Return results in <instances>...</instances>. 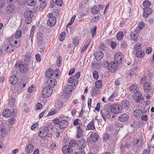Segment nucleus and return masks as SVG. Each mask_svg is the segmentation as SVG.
I'll return each instance as SVG.
<instances>
[{
	"instance_id": "17",
	"label": "nucleus",
	"mask_w": 154,
	"mask_h": 154,
	"mask_svg": "<svg viewBox=\"0 0 154 154\" xmlns=\"http://www.w3.org/2000/svg\"><path fill=\"white\" fill-rule=\"evenodd\" d=\"M86 144L85 140L84 138L80 139L78 143V145L79 146V149H82L85 148Z\"/></svg>"
},
{
	"instance_id": "56",
	"label": "nucleus",
	"mask_w": 154,
	"mask_h": 154,
	"mask_svg": "<svg viewBox=\"0 0 154 154\" xmlns=\"http://www.w3.org/2000/svg\"><path fill=\"white\" fill-rule=\"evenodd\" d=\"M79 44V40L76 38H74L72 39V44L76 47Z\"/></svg>"
},
{
	"instance_id": "54",
	"label": "nucleus",
	"mask_w": 154,
	"mask_h": 154,
	"mask_svg": "<svg viewBox=\"0 0 154 154\" xmlns=\"http://www.w3.org/2000/svg\"><path fill=\"white\" fill-rule=\"evenodd\" d=\"M134 49L135 50H138L141 49L142 46L140 44L137 43L134 46Z\"/></svg>"
},
{
	"instance_id": "43",
	"label": "nucleus",
	"mask_w": 154,
	"mask_h": 154,
	"mask_svg": "<svg viewBox=\"0 0 154 154\" xmlns=\"http://www.w3.org/2000/svg\"><path fill=\"white\" fill-rule=\"evenodd\" d=\"M22 59L26 62L28 63L30 60V57L27 54L23 55L22 57Z\"/></svg>"
},
{
	"instance_id": "15",
	"label": "nucleus",
	"mask_w": 154,
	"mask_h": 154,
	"mask_svg": "<svg viewBox=\"0 0 154 154\" xmlns=\"http://www.w3.org/2000/svg\"><path fill=\"white\" fill-rule=\"evenodd\" d=\"M152 11V10L150 8L148 7H145L143 8V17L145 18L147 17L148 16L151 14Z\"/></svg>"
},
{
	"instance_id": "9",
	"label": "nucleus",
	"mask_w": 154,
	"mask_h": 154,
	"mask_svg": "<svg viewBox=\"0 0 154 154\" xmlns=\"http://www.w3.org/2000/svg\"><path fill=\"white\" fill-rule=\"evenodd\" d=\"M14 45L7 42H6L5 45V50L6 53H10L15 49Z\"/></svg>"
},
{
	"instance_id": "39",
	"label": "nucleus",
	"mask_w": 154,
	"mask_h": 154,
	"mask_svg": "<svg viewBox=\"0 0 154 154\" xmlns=\"http://www.w3.org/2000/svg\"><path fill=\"white\" fill-rule=\"evenodd\" d=\"M101 87H94L93 89H92L91 91L92 95H94L97 94L99 91L98 88H100Z\"/></svg>"
},
{
	"instance_id": "18",
	"label": "nucleus",
	"mask_w": 154,
	"mask_h": 154,
	"mask_svg": "<svg viewBox=\"0 0 154 154\" xmlns=\"http://www.w3.org/2000/svg\"><path fill=\"white\" fill-rule=\"evenodd\" d=\"M94 55L95 59L97 60H100L103 58L104 54L103 52L100 51L95 53Z\"/></svg>"
},
{
	"instance_id": "29",
	"label": "nucleus",
	"mask_w": 154,
	"mask_h": 154,
	"mask_svg": "<svg viewBox=\"0 0 154 154\" xmlns=\"http://www.w3.org/2000/svg\"><path fill=\"white\" fill-rule=\"evenodd\" d=\"M121 103L122 105V106L123 107L124 109H128L129 106L130 102L128 100H124L122 101Z\"/></svg>"
},
{
	"instance_id": "16",
	"label": "nucleus",
	"mask_w": 154,
	"mask_h": 154,
	"mask_svg": "<svg viewBox=\"0 0 154 154\" xmlns=\"http://www.w3.org/2000/svg\"><path fill=\"white\" fill-rule=\"evenodd\" d=\"M135 100L137 103H139L142 99L141 93L139 91H137L134 94Z\"/></svg>"
},
{
	"instance_id": "42",
	"label": "nucleus",
	"mask_w": 154,
	"mask_h": 154,
	"mask_svg": "<svg viewBox=\"0 0 154 154\" xmlns=\"http://www.w3.org/2000/svg\"><path fill=\"white\" fill-rule=\"evenodd\" d=\"M47 3L46 0H45L41 3L40 5L39 8L40 10H42L44 9Z\"/></svg>"
},
{
	"instance_id": "50",
	"label": "nucleus",
	"mask_w": 154,
	"mask_h": 154,
	"mask_svg": "<svg viewBox=\"0 0 154 154\" xmlns=\"http://www.w3.org/2000/svg\"><path fill=\"white\" fill-rule=\"evenodd\" d=\"M66 34L64 32H62L60 34L59 37V39L60 41H62L64 39L65 37L66 36Z\"/></svg>"
},
{
	"instance_id": "5",
	"label": "nucleus",
	"mask_w": 154,
	"mask_h": 154,
	"mask_svg": "<svg viewBox=\"0 0 154 154\" xmlns=\"http://www.w3.org/2000/svg\"><path fill=\"white\" fill-rule=\"evenodd\" d=\"M53 90L52 87H44L42 92V94L44 98L48 97L52 93Z\"/></svg>"
},
{
	"instance_id": "20",
	"label": "nucleus",
	"mask_w": 154,
	"mask_h": 154,
	"mask_svg": "<svg viewBox=\"0 0 154 154\" xmlns=\"http://www.w3.org/2000/svg\"><path fill=\"white\" fill-rule=\"evenodd\" d=\"M56 79L54 78L49 79L48 80L47 84L49 87H52L54 86L57 84Z\"/></svg>"
},
{
	"instance_id": "31",
	"label": "nucleus",
	"mask_w": 154,
	"mask_h": 154,
	"mask_svg": "<svg viewBox=\"0 0 154 154\" xmlns=\"http://www.w3.org/2000/svg\"><path fill=\"white\" fill-rule=\"evenodd\" d=\"M145 53L144 51L140 50L136 52V56L137 57L142 58L144 56Z\"/></svg>"
},
{
	"instance_id": "61",
	"label": "nucleus",
	"mask_w": 154,
	"mask_h": 154,
	"mask_svg": "<svg viewBox=\"0 0 154 154\" xmlns=\"http://www.w3.org/2000/svg\"><path fill=\"white\" fill-rule=\"evenodd\" d=\"M56 4L58 6H61L63 4L62 0H56Z\"/></svg>"
},
{
	"instance_id": "10",
	"label": "nucleus",
	"mask_w": 154,
	"mask_h": 154,
	"mask_svg": "<svg viewBox=\"0 0 154 154\" xmlns=\"http://www.w3.org/2000/svg\"><path fill=\"white\" fill-rule=\"evenodd\" d=\"M17 39L14 37V35H12L9 38L8 42H7L12 45H13L15 47H17L19 46L17 44Z\"/></svg>"
},
{
	"instance_id": "53",
	"label": "nucleus",
	"mask_w": 154,
	"mask_h": 154,
	"mask_svg": "<svg viewBox=\"0 0 154 154\" xmlns=\"http://www.w3.org/2000/svg\"><path fill=\"white\" fill-rule=\"evenodd\" d=\"M16 121L14 117H11L8 119V122L10 125H12L14 124Z\"/></svg>"
},
{
	"instance_id": "55",
	"label": "nucleus",
	"mask_w": 154,
	"mask_h": 154,
	"mask_svg": "<svg viewBox=\"0 0 154 154\" xmlns=\"http://www.w3.org/2000/svg\"><path fill=\"white\" fill-rule=\"evenodd\" d=\"M56 112V110L54 109H52L50 110V111L49 112V113L47 116H49L55 114Z\"/></svg>"
},
{
	"instance_id": "52",
	"label": "nucleus",
	"mask_w": 154,
	"mask_h": 154,
	"mask_svg": "<svg viewBox=\"0 0 154 154\" xmlns=\"http://www.w3.org/2000/svg\"><path fill=\"white\" fill-rule=\"evenodd\" d=\"M63 105V103L62 102L58 101L56 103V108L58 109V110H60L62 107Z\"/></svg>"
},
{
	"instance_id": "28",
	"label": "nucleus",
	"mask_w": 154,
	"mask_h": 154,
	"mask_svg": "<svg viewBox=\"0 0 154 154\" xmlns=\"http://www.w3.org/2000/svg\"><path fill=\"white\" fill-rule=\"evenodd\" d=\"M80 72H76L75 76H73V77H74V79H75V83L74 84V86L77 85L78 82V79L80 77Z\"/></svg>"
},
{
	"instance_id": "35",
	"label": "nucleus",
	"mask_w": 154,
	"mask_h": 154,
	"mask_svg": "<svg viewBox=\"0 0 154 154\" xmlns=\"http://www.w3.org/2000/svg\"><path fill=\"white\" fill-rule=\"evenodd\" d=\"M142 142H143L142 140L140 141L138 139L136 140L134 142V146L137 148L141 147L142 146Z\"/></svg>"
},
{
	"instance_id": "7",
	"label": "nucleus",
	"mask_w": 154,
	"mask_h": 154,
	"mask_svg": "<svg viewBox=\"0 0 154 154\" xmlns=\"http://www.w3.org/2000/svg\"><path fill=\"white\" fill-rule=\"evenodd\" d=\"M15 66L16 67H19L20 71L23 73L27 72L29 69L28 65L26 64H21V63H19L16 64Z\"/></svg>"
},
{
	"instance_id": "1",
	"label": "nucleus",
	"mask_w": 154,
	"mask_h": 154,
	"mask_svg": "<svg viewBox=\"0 0 154 154\" xmlns=\"http://www.w3.org/2000/svg\"><path fill=\"white\" fill-rule=\"evenodd\" d=\"M53 127L52 125L43 127L42 130L40 131L38 134L39 136L42 138L44 137H46L47 138H51V133L52 131Z\"/></svg>"
},
{
	"instance_id": "38",
	"label": "nucleus",
	"mask_w": 154,
	"mask_h": 154,
	"mask_svg": "<svg viewBox=\"0 0 154 154\" xmlns=\"http://www.w3.org/2000/svg\"><path fill=\"white\" fill-rule=\"evenodd\" d=\"M14 6L12 5H10L6 8V10L9 13L12 12L14 10Z\"/></svg>"
},
{
	"instance_id": "62",
	"label": "nucleus",
	"mask_w": 154,
	"mask_h": 154,
	"mask_svg": "<svg viewBox=\"0 0 154 154\" xmlns=\"http://www.w3.org/2000/svg\"><path fill=\"white\" fill-rule=\"evenodd\" d=\"M95 87H102V82L101 80H98L95 83Z\"/></svg>"
},
{
	"instance_id": "24",
	"label": "nucleus",
	"mask_w": 154,
	"mask_h": 154,
	"mask_svg": "<svg viewBox=\"0 0 154 154\" xmlns=\"http://www.w3.org/2000/svg\"><path fill=\"white\" fill-rule=\"evenodd\" d=\"M82 126H78L77 127V131L76 137L77 138H81L83 136V131L82 130Z\"/></svg>"
},
{
	"instance_id": "25",
	"label": "nucleus",
	"mask_w": 154,
	"mask_h": 154,
	"mask_svg": "<svg viewBox=\"0 0 154 154\" xmlns=\"http://www.w3.org/2000/svg\"><path fill=\"white\" fill-rule=\"evenodd\" d=\"M91 140L92 141L97 142L98 140L99 136L96 133H92L91 135Z\"/></svg>"
},
{
	"instance_id": "13",
	"label": "nucleus",
	"mask_w": 154,
	"mask_h": 154,
	"mask_svg": "<svg viewBox=\"0 0 154 154\" xmlns=\"http://www.w3.org/2000/svg\"><path fill=\"white\" fill-rule=\"evenodd\" d=\"M122 53L120 52H118L116 53L114 56V60L116 62L119 63L123 58Z\"/></svg>"
},
{
	"instance_id": "37",
	"label": "nucleus",
	"mask_w": 154,
	"mask_h": 154,
	"mask_svg": "<svg viewBox=\"0 0 154 154\" xmlns=\"http://www.w3.org/2000/svg\"><path fill=\"white\" fill-rule=\"evenodd\" d=\"M74 77H73L72 76H71L70 78L68 80V82L69 83H72L70 85H68V87H73L74 86V84L75 83V79H74Z\"/></svg>"
},
{
	"instance_id": "8",
	"label": "nucleus",
	"mask_w": 154,
	"mask_h": 154,
	"mask_svg": "<svg viewBox=\"0 0 154 154\" xmlns=\"http://www.w3.org/2000/svg\"><path fill=\"white\" fill-rule=\"evenodd\" d=\"M118 67V65L114 61H112L109 63L107 66V68L109 71L112 72H115Z\"/></svg>"
},
{
	"instance_id": "11",
	"label": "nucleus",
	"mask_w": 154,
	"mask_h": 154,
	"mask_svg": "<svg viewBox=\"0 0 154 154\" xmlns=\"http://www.w3.org/2000/svg\"><path fill=\"white\" fill-rule=\"evenodd\" d=\"M59 124V127L60 129L63 131L68 126V122L66 120H62L60 121Z\"/></svg>"
},
{
	"instance_id": "3",
	"label": "nucleus",
	"mask_w": 154,
	"mask_h": 154,
	"mask_svg": "<svg viewBox=\"0 0 154 154\" xmlns=\"http://www.w3.org/2000/svg\"><path fill=\"white\" fill-rule=\"evenodd\" d=\"M47 17L48 18L47 22L48 25L50 27L54 26L56 23V17L53 15V13H49L47 15Z\"/></svg>"
},
{
	"instance_id": "60",
	"label": "nucleus",
	"mask_w": 154,
	"mask_h": 154,
	"mask_svg": "<svg viewBox=\"0 0 154 154\" xmlns=\"http://www.w3.org/2000/svg\"><path fill=\"white\" fill-rule=\"evenodd\" d=\"M93 78L96 79H97L98 78V73L97 71H94L93 73Z\"/></svg>"
},
{
	"instance_id": "40",
	"label": "nucleus",
	"mask_w": 154,
	"mask_h": 154,
	"mask_svg": "<svg viewBox=\"0 0 154 154\" xmlns=\"http://www.w3.org/2000/svg\"><path fill=\"white\" fill-rule=\"evenodd\" d=\"M43 34L42 32H39L37 34V41L38 42H41L42 40Z\"/></svg>"
},
{
	"instance_id": "23",
	"label": "nucleus",
	"mask_w": 154,
	"mask_h": 154,
	"mask_svg": "<svg viewBox=\"0 0 154 154\" xmlns=\"http://www.w3.org/2000/svg\"><path fill=\"white\" fill-rule=\"evenodd\" d=\"M145 112L142 111L140 109H136L133 112V115L138 119L139 118L140 116L141 113L143 114Z\"/></svg>"
},
{
	"instance_id": "45",
	"label": "nucleus",
	"mask_w": 154,
	"mask_h": 154,
	"mask_svg": "<svg viewBox=\"0 0 154 154\" xmlns=\"http://www.w3.org/2000/svg\"><path fill=\"white\" fill-rule=\"evenodd\" d=\"M97 27L96 26L92 28L91 30V33L92 34V36L93 38L95 37Z\"/></svg>"
},
{
	"instance_id": "19",
	"label": "nucleus",
	"mask_w": 154,
	"mask_h": 154,
	"mask_svg": "<svg viewBox=\"0 0 154 154\" xmlns=\"http://www.w3.org/2000/svg\"><path fill=\"white\" fill-rule=\"evenodd\" d=\"M34 149V146L31 143L29 144L26 147L25 149V151L28 153H30Z\"/></svg>"
},
{
	"instance_id": "2",
	"label": "nucleus",
	"mask_w": 154,
	"mask_h": 154,
	"mask_svg": "<svg viewBox=\"0 0 154 154\" xmlns=\"http://www.w3.org/2000/svg\"><path fill=\"white\" fill-rule=\"evenodd\" d=\"M107 108L110 109V111L116 114L121 113L122 110V106L120 105L114 104L112 105L109 104H107Z\"/></svg>"
},
{
	"instance_id": "46",
	"label": "nucleus",
	"mask_w": 154,
	"mask_h": 154,
	"mask_svg": "<svg viewBox=\"0 0 154 154\" xmlns=\"http://www.w3.org/2000/svg\"><path fill=\"white\" fill-rule=\"evenodd\" d=\"M22 34V32L21 30H19L17 31L15 35H14V37L16 38H20Z\"/></svg>"
},
{
	"instance_id": "41",
	"label": "nucleus",
	"mask_w": 154,
	"mask_h": 154,
	"mask_svg": "<svg viewBox=\"0 0 154 154\" xmlns=\"http://www.w3.org/2000/svg\"><path fill=\"white\" fill-rule=\"evenodd\" d=\"M110 135L108 134H104L103 136L104 141L105 142H107V140L110 139Z\"/></svg>"
},
{
	"instance_id": "49",
	"label": "nucleus",
	"mask_w": 154,
	"mask_h": 154,
	"mask_svg": "<svg viewBox=\"0 0 154 154\" xmlns=\"http://www.w3.org/2000/svg\"><path fill=\"white\" fill-rule=\"evenodd\" d=\"M151 5V3L150 2L146 0L143 2V6L145 7H149Z\"/></svg>"
},
{
	"instance_id": "51",
	"label": "nucleus",
	"mask_w": 154,
	"mask_h": 154,
	"mask_svg": "<svg viewBox=\"0 0 154 154\" xmlns=\"http://www.w3.org/2000/svg\"><path fill=\"white\" fill-rule=\"evenodd\" d=\"M126 74L127 76H134V72L131 70H127L126 71Z\"/></svg>"
},
{
	"instance_id": "44",
	"label": "nucleus",
	"mask_w": 154,
	"mask_h": 154,
	"mask_svg": "<svg viewBox=\"0 0 154 154\" xmlns=\"http://www.w3.org/2000/svg\"><path fill=\"white\" fill-rule=\"evenodd\" d=\"M1 133H0V135L2 136V137H4L6 136V130L4 128H2L1 129Z\"/></svg>"
},
{
	"instance_id": "26",
	"label": "nucleus",
	"mask_w": 154,
	"mask_h": 154,
	"mask_svg": "<svg viewBox=\"0 0 154 154\" xmlns=\"http://www.w3.org/2000/svg\"><path fill=\"white\" fill-rule=\"evenodd\" d=\"M9 81L13 85H14L17 82V77L14 75H11L9 78Z\"/></svg>"
},
{
	"instance_id": "57",
	"label": "nucleus",
	"mask_w": 154,
	"mask_h": 154,
	"mask_svg": "<svg viewBox=\"0 0 154 154\" xmlns=\"http://www.w3.org/2000/svg\"><path fill=\"white\" fill-rule=\"evenodd\" d=\"M19 87H11V90L14 93H18L19 90L18 89Z\"/></svg>"
},
{
	"instance_id": "34",
	"label": "nucleus",
	"mask_w": 154,
	"mask_h": 154,
	"mask_svg": "<svg viewBox=\"0 0 154 154\" xmlns=\"http://www.w3.org/2000/svg\"><path fill=\"white\" fill-rule=\"evenodd\" d=\"M124 36L123 33L122 32H119L116 35V39L118 41H121Z\"/></svg>"
},
{
	"instance_id": "36",
	"label": "nucleus",
	"mask_w": 154,
	"mask_h": 154,
	"mask_svg": "<svg viewBox=\"0 0 154 154\" xmlns=\"http://www.w3.org/2000/svg\"><path fill=\"white\" fill-rule=\"evenodd\" d=\"M90 42V40H88L85 42V45L81 51V53H82L87 49Z\"/></svg>"
},
{
	"instance_id": "6",
	"label": "nucleus",
	"mask_w": 154,
	"mask_h": 154,
	"mask_svg": "<svg viewBox=\"0 0 154 154\" xmlns=\"http://www.w3.org/2000/svg\"><path fill=\"white\" fill-rule=\"evenodd\" d=\"M140 30L138 28L136 29L134 31L131 32L130 34V36L132 40L136 42L139 39L138 34L140 32Z\"/></svg>"
},
{
	"instance_id": "4",
	"label": "nucleus",
	"mask_w": 154,
	"mask_h": 154,
	"mask_svg": "<svg viewBox=\"0 0 154 154\" xmlns=\"http://www.w3.org/2000/svg\"><path fill=\"white\" fill-rule=\"evenodd\" d=\"M24 15L26 17V23L27 24L31 23L32 21V18L34 17L33 12L31 10H27L25 12Z\"/></svg>"
},
{
	"instance_id": "30",
	"label": "nucleus",
	"mask_w": 154,
	"mask_h": 154,
	"mask_svg": "<svg viewBox=\"0 0 154 154\" xmlns=\"http://www.w3.org/2000/svg\"><path fill=\"white\" fill-rule=\"evenodd\" d=\"M2 115L5 117H8L10 116L11 115V111L9 109H6L3 111Z\"/></svg>"
},
{
	"instance_id": "14",
	"label": "nucleus",
	"mask_w": 154,
	"mask_h": 154,
	"mask_svg": "<svg viewBox=\"0 0 154 154\" xmlns=\"http://www.w3.org/2000/svg\"><path fill=\"white\" fill-rule=\"evenodd\" d=\"M110 109L107 108V105L106 106V107L104 108L103 109H102L100 111V113L101 115V116L105 121L107 118V113L108 112V110Z\"/></svg>"
},
{
	"instance_id": "47",
	"label": "nucleus",
	"mask_w": 154,
	"mask_h": 154,
	"mask_svg": "<svg viewBox=\"0 0 154 154\" xmlns=\"http://www.w3.org/2000/svg\"><path fill=\"white\" fill-rule=\"evenodd\" d=\"M27 5L30 6H33L36 4V0H27Z\"/></svg>"
},
{
	"instance_id": "63",
	"label": "nucleus",
	"mask_w": 154,
	"mask_h": 154,
	"mask_svg": "<svg viewBox=\"0 0 154 154\" xmlns=\"http://www.w3.org/2000/svg\"><path fill=\"white\" fill-rule=\"evenodd\" d=\"M152 48L150 47H148L145 50V52L147 54H150L152 52Z\"/></svg>"
},
{
	"instance_id": "21",
	"label": "nucleus",
	"mask_w": 154,
	"mask_h": 154,
	"mask_svg": "<svg viewBox=\"0 0 154 154\" xmlns=\"http://www.w3.org/2000/svg\"><path fill=\"white\" fill-rule=\"evenodd\" d=\"M129 118L128 115L125 114H121L119 117V120L122 122H125Z\"/></svg>"
},
{
	"instance_id": "22",
	"label": "nucleus",
	"mask_w": 154,
	"mask_h": 154,
	"mask_svg": "<svg viewBox=\"0 0 154 154\" xmlns=\"http://www.w3.org/2000/svg\"><path fill=\"white\" fill-rule=\"evenodd\" d=\"M87 130H94L95 129L94 121L93 120L89 123L87 125Z\"/></svg>"
},
{
	"instance_id": "33",
	"label": "nucleus",
	"mask_w": 154,
	"mask_h": 154,
	"mask_svg": "<svg viewBox=\"0 0 154 154\" xmlns=\"http://www.w3.org/2000/svg\"><path fill=\"white\" fill-rule=\"evenodd\" d=\"M72 91V90L69 87H65L63 90V95L64 96L70 94Z\"/></svg>"
},
{
	"instance_id": "32",
	"label": "nucleus",
	"mask_w": 154,
	"mask_h": 154,
	"mask_svg": "<svg viewBox=\"0 0 154 154\" xmlns=\"http://www.w3.org/2000/svg\"><path fill=\"white\" fill-rule=\"evenodd\" d=\"M91 12L93 14H98L100 13V10L97 6H95L92 8Z\"/></svg>"
},
{
	"instance_id": "64",
	"label": "nucleus",
	"mask_w": 154,
	"mask_h": 154,
	"mask_svg": "<svg viewBox=\"0 0 154 154\" xmlns=\"http://www.w3.org/2000/svg\"><path fill=\"white\" fill-rule=\"evenodd\" d=\"M110 44L111 47L112 49H114L116 45V43L115 42L113 41H111L110 43Z\"/></svg>"
},
{
	"instance_id": "58",
	"label": "nucleus",
	"mask_w": 154,
	"mask_h": 154,
	"mask_svg": "<svg viewBox=\"0 0 154 154\" xmlns=\"http://www.w3.org/2000/svg\"><path fill=\"white\" fill-rule=\"evenodd\" d=\"M69 144L70 147H74L76 145V143L75 140H72L70 141Z\"/></svg>"
},
{
	"instance_id": "48",
	"label": "nucleus",
	"mask_w": 154,
	"mask_h": 154,
	"mask_svg": "<svg viewBox=\"0 0 154 154\" xmlns=\"http://www.w3.org/2000/svg\"><path fill=\"white\" fill-rule=\"evenodd\" d=\"M107 118H109L112 117V118L114 116V113L110 110H108V112L107 113Z\"/></svg>"
},
{
	"instance_id": "12",
	"label": "nucleus",
	"mask_w": 154,
	"mask_h": 154,
	"mask_svg": "<svg viewBox=\"0 0 154 154\" xmlns=\"http://www.w3.org/2000/svg\"><path fill=\"white\" fill-rule=\"evenodd\" d=\"M16 102L14 97H12L10 99L8 102V105L10 106L11 108H13L12 111L14 112L16 109Z\"/></svg>"
},
{
	"instance_id": "27",
	"label": "nucleus",
	"mask_w": 154,
	"mask_h": 154,
	"mask_svg": "<svg viewBox=\"0 0 154 154\" xmlns=\"http://www.w3.org/2000/svg\"><path fill=\"white\" fill-rule=\"evenodd\" d=\"M53 75H54V72L53 70L51 69H48L45 72V75L47 78L51 77Z\"/></svg>"
},
{
	"instance_id": "59",
	"label": "nucleus",
	"mask_w": 154,
	"mask_h": 154,
	"mask_svg": "<svg viewBox=\"0 0 154 154\" xmlns=\"http://www.w3.org/2000/svg\"><path fill=\"white\" fill-rule=\"evenodd\" d=\"M67 150H68V146L66 145L63 146L62 149V150L63 153L64 154H66V153H67Z\"/></svg>"
}]
</instances>
